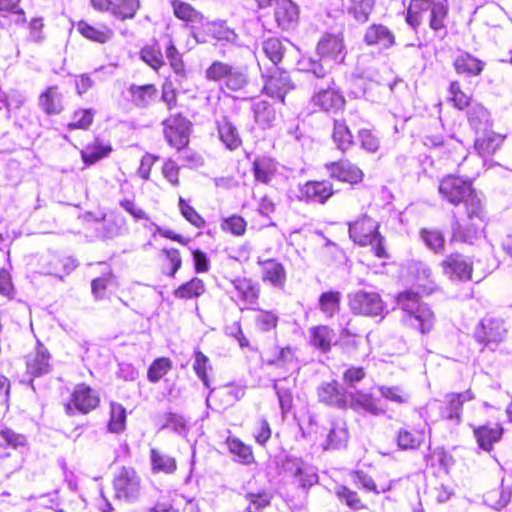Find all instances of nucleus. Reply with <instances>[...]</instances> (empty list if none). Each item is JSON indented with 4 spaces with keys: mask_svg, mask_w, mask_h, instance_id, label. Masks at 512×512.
Segmentation results:
<instances>
[{
    "mask_svg": "<svg viewBox=\"0 0 512 512\" xmlns=\"http://www.w3.org/2000/svg\"><path fill=\"white\" fill-rule=\"evenodd\" d=\"M439 193L443 199L453 205L463 203L469 218H481V200L472 188L469 180H464L454 175H448L440 181Z\"/></svg>",
    "mask_w": 512,
    "mask_h": 512,
    "instance_id": "1",
    "label": "nucleus"
},
{
    "mask_svg": "<svg viewBox=\"0 0 512 512\" xmlns=\"http://www.w3.org/2000/svg\"><path fill=\"white\" fill-rule=\"evenodd\" d=\"M317 52L322 58V62L313 59L303 60V69L311 72L316 78H325L327 70L325 64L333 61L337 64L342 63L346 56L344 39L341 34H326L317 45Z\"/></svg>",
    "mask_w": 512,
    "mask_h": 512,
    "instance_id": "2",
    "label": "nucleus"
},
{
    "mask_svg": "<svg viewBox=\"0 0 512 512\" xmlns=\"http://www.w3.org/2000/svg\"><path fill=\"white\" fill-rule=\"evenodd\" d=\"M431 10V29H445L449 6L447 0H411L407 9L406 22L416 29L424 20L427 11Z\"/></svg>",
    "mask_w": 512,
    "mask_h": 512,
    "instance_id": "3",
    "label": "nucleus"
},
{
    "mask_svg": "<svg viewBox=\"0 0 512 512\" xmlns=\"http://www.w3.org/2000/svg\"><path fill=\"white\" fill-rule=\"evenodd\" d=\"M397 302L408 315L410 324L419 329L422 334L432 330L435 315L431 308L420 302L419 295L412 291H405L398 295Z\"/></svg>",
    "mask_w": 512,
    "mask_h": 512,
    "instance_id": "4",
    "label": "nucleus"
},
{
    "mask_svg": "<svg viewBox=\"0 0 512 512\" xmlns=\"http://www.w3.org/2000/svg\"><path fill=\"white\" fill-rule=\"evenodd\" d=\"M378 227V223L374 219L363 215L349 224V236L354 243L360 246L370 245L378 258H386L383 237L378 232Z\"/></svg>",
    "mask_w": 512,
    "mask_h": 512,
    "instance_id": "5",
    "label": "nucleus"
},
{
    "mask_svg": "<svg viewBox=\"0 0 512 512\" xmlns=\"http://www.w3.org/2000/svg\"><path fill=\"white\" fill-rule=\"evenodd\" d=\"M206 78L212 81H223L224 85L232 90L238 91L248 84L246 68L236 67L216 61L206 70Z\"/></svg>",
    "mask_w": 512,
    "mask_h": 512,
    "instance_id": "6",
    "label": "nucleus"
},
{
    "mask_svg": "<svg viewBox=\"0 0 512 512\" xmlns=\"http://www.w3.org/2000/svg\"><path fill=\"white\" fill-rule=\"evenodd\" d=\"M262 78L264 79L262 92L281 103H284L285 96L295 87L288 72L277 67L263 73Z\"/></svg>",
    "mask_w": 512,
    "mask_h": 512,
    "instance_id": "7",
    "label": "nucleus"
},
{
    "mask_svg": "<svg viewBox=\"0 0 512 512\" xmlns=\"http://www.w3.org/2000/svg\"><path fill=\"white\" fill-rule=\"evenodd\" d=\"M507 335L505 322L498 318H484L477 325L474 337L477 342L494 350Z\"/></svg>",
    "mask_w": 512,
    "mask_h": 512,
    "instance_id": "8",
    "label": "nucleus"
},
{
    "mask_svg": "<svg viewBox=\"0 0 512 512\" xmlns=\"http://www.w3.org/2000/svg\"><path fill=\"white\" fill-rule=\"evenodd\" d=\"M349 305L355 314L384 317L385 304L376 292L358 291L350 296Z\"/></svg>",
    "mask_w": 512,
    "mask_h": 512,
    "instance_id": "9",
    "label": "nucleus"
},
{
    "mask_svg": "<svg viewBox=\"0 0 512 512\" xmlns=\"http://www.w3.org/2000/svg\"><path fill=\"white\" fill-rule=\"evenodd\" d=\"M443 274L452 281L465 282L471 280L473 262L460 253L447 255L440 263Z\"/></svg>",
    "mask_w": 512,
    "mask_h": 512,
    "instance_id": "10",
    "label": "nucleus"
},
{
    "mask_svg": "<svg viewBox=\"0 0 512 512\" xmlns=\"http://www.w3.org/2000/svg\"><path fill=\"white\" fill-rule=\"evenodd\" d=\"M164 134L168 143L181 150L189 143V121L181 115H174L164 121Z\"/></svg>",
    "mask_w": 512,
    "mask_h": 512,
    "instance_id": "11",
    "label": "nucleus"
},
{
    "mask_svg": "<svg viewBox=\"0 0 512 512\" xmlns=\"http://www.w3.org/2000/svg\"><path fill=\"white\" fill-rule=\"evenodd\" d=\"M99 401L98 394L91 387L79 384L71 394V399L66 405V411L70 415L74 413V410L86 414L95 409Z\"/></svg>",
    "mask_w": 512,
    "mask_h": 512,
    "instance_id": "12",
    "label": "nucleus"
},
{
    "mask_svg": "<svg viewBox=\"0 0 512 512\" xmlns=\"http://www.w3.org/2000/svg\"><path fill=\"white\" fill-rule=\"evenodd\" d=\"M484 214L481 213L480 219H471L466 212L465 218H456L452 223L451 240L455 242L472 244L480 235L481 224Z\"/></svg>",
    "mask_w": 512,
    "mask_h": 512,
    "instance_id": "13",
    "label": "nucleus"
},
{
    "mask_svg": "<svg viewBox=\"0 0 512 512\" xmlns=\"http://www.w3.org/2000/svg\"><path fill=\"white\" fill-rule=\"evenodd\" d=\"M326 87H319L312 97V103L324 111H336L344 106L343 96L335 88L332 78L325 81Z\"/></svg>",
    "mask_w": 512,
    "mask_h": 512,
    "instance_id": "14",
    "label": "nucleus"
},
{
    "mask_svg": "<svg viewBox=\"0 0 512 512\" xmlns=\"http://www.w3.org/2000/svg\"><path fill=\"white\" fill-rule=\"evenodd\" d=\"M140 480L133 469L122 468L114 479L116 496L127 501L133 500L139 493Z\"/></svg>",
    "mask_w": 512,
    "mask_h": 512,
    "instance_id": "15",
    "label": "nucleus"
},
{
    "mask_svg": "<svg viewBox=\"0 0 512 512\" xmlns=\"http://www.w3.org/2000/svg\"><path fill=\"white\" fill-rule=\"evenodd\" d=\"M333 186L329 181H308L299 186V199L324 204L333 195Z\"/></svg>",
    "mask_w": 512,
    "mask_h": 512,
    "instance_id": "16",
    "label": "nucleus"
},
{
    "mask_svg": "<svg viewBox=\"0 0 512 512\" xmlns=\"http://www.w3.org/2000/svg\"><path fill=\"white\" fill-rule=\"evenodd\" d=\"M261 269V279L263 282L269 283L271 286L283 289L286 284L287 273L282 263L276 259H262L257 260Z\"/></svg>",
    "mask_w": 512,
    "mask_h": 512,
    "instance_id": "17",
    "label": "nucleus"
},
{
    "mask_svg": "<svg viewBox=\"0 0 512 512\" xmlns=\"http://www.w3.org/2000/svg\"><path fill=\"white\" fill-rule=\"evenodd\" d=\"M379 399L373 397L370 393L363 391L352 392L347 398V407L356 412H365L373 416H379L385 413V409L379 404Z\"/></svg>",
    "mask_w": 512,
    "mask_h": 512,
    "instance_id": "18",
    "label": "nucleus"
},
{
    "mask_svg": "<svg viewBox=\"0 0 512 512\" xmlns=\"http://www.w3.org/2000/svg\"><path fill=\"white\" fill-rule=\"evenodd\" d=\"M326 169L332 178L350 184L361 182L364 176L362 170L348 160L328 163Z\"/></svg>",
    "mask_w": 512,
    "mask_h": 512,
    "instance_id": "19",
    "label": "nucleus"
},
{
    "mask_svg": "<svg viewBox=\"0 0 512 512\" xmlns=\"http://www.w3.org/2000/svg\"><path fill=\"white\" fill-rule=\"evenodd\" d=\"M446 403L441 405V417L443 419L460 423L462 405L466 401L474 399V394L471 390H466L462 393H449L445 396Z\"/></svg>",
    "mask_w": 512,
    "mask_h": 512,
    "instance_id": "20",
    "label": "nucleus"
},
{
    "mask_svg": "<svg viewBox=\"0 0 512 512\" xmlns=\"http://www.w3.org/2000/svg\"><path fill=\"white\" fill-rule=\"evenodd\" d=\"M364 42L378 50H386L395 44L394 34L382 24L369 26L364 35Z\"/></svg>",
    "mask_w": 512,
    "mask_h": 512,
    "instance_id": "21",
    "label": "nucleus"
},
{
    "mask_svg": "<svg viewBox=\"0 0 512 512\" xmlns=\"http://www.w3.org/2000/svg\"><path fill=\"white\" fill-rule=\"evenodd\" d=\"M318 395L320 401L339 407L347 408V398L345 391L335 381L324 383L319 387Z\"/></svg>",
    "mask_w": 512,
    "mask_h": 512,
    "instance_id": "22",
    "label": "nucleus"
},
{
    "mask_svg": "<svg viewBox=\"0 0 512 512\" xmlns=\"http://www.w3.org/2000/svg\"><path fill=\"white\" fill-rule=\"evenodd\" d=\"M218 136L221 142L229 150H236L242 144L239 131L234 123L227 117H222L217 121Z\"/></svg>",
    "mask_w": 512,
    "mask_h": 512,
    "instance_id": "23",
    "label": "nucleus"
},
{
    "mask_svg": "<svg viewBox=\"0 0 512 512\" xmlns=\"http://www.w3.org/2000/svg\"><path fill=\"white\" fill-rule=\"evenodd\" d=\"M50 354L41 344L35 352L27 356V372L32 376H41L50 371Z\"/></svg>",
    "mask_w": 512,
    "mask_h": 512,
    "instance_id": "24",
    "label": "nucleus"
},
{
    "mask_svg": "<svg viewBox=\"0 0 512 512\" xmlns=\"http://www.w3.org/2000/svg\"><path fill=\"white\" fill-rule=\"evenodd\" d=\"M287 470L291 472L298 485L302 488L311 487L318 481L314 467L303 463L301 460L290 462L287 465Z\"/></svg>",
    "mask_w": 512,
    "mask_h": 512,
    "instance_id": "25",
    "label": "nucleus"
},
{
    "mask_svg": "<svg viewBox=\"0 0 512 512\" xmlns=\"http://www.w3.org/2000/svg\"><path fill=\"white\" fill-rule=\"evenodd\" d=\"M297 5L291 0H281L275 9V19L278 26L284 30L291 28L298 20Z\"/></svg>",
    "mask_w": 512,
    "mask_h": 512,
    "instance_id": "26",
    "label": "nucleus"
},
{
    "mask_svg": "<svg viewBox=\"0 0 512 512\" xmlns=\"http://www.w3.org/2000/svg\"><path fill=\"white\" fill-rule=\"evenodd\" d=\"M39 106L47 115H56L63 110V96L57 86H50L39 96Z\"/></svg>",
    "mask_w": 512,
    "mask_h": 512,
    "instance_id": "27",
    "label": "nucleus"
},
{
    "mask_svg": "<svg viewBox=\"0 0 512 512\" xmlns=\"http://www.w3.org/2000/svg\"><path fill=\"white\" fill-rule=\"evenodd\" d=\"M475 140V149L481 157L493 155L501 146L504 137L489 129L482 131Z\"/></svg>",
    "mask_w": 512,
    "mask_h": 512,
    "instance_id": "28",
    "label": "nucleus"
},
{
    "mask_svg": "<svg viewBox=\"0 0 512 512\" xmlns=\"http://www.w3.org/2000/svg\"><path fill=\"white\" fill-rule=\"evenodd\" d=\"M277 173V164L270 157L256 158L253 162V174L255 180L263 184H269Z\"/></svg>",
    "mask_w": 512,
    "mask_h": 512,
    "instance_id": "29",
    "label": "nucleus"
},
{
    "mask_svg": "<svg viewBox=\"0 0 512 512\" xmlns=\"http://www.w3.org/2000/svg\"><path fill=\"white\" fill-rule=\"evenodd\" d=\"M348 430L344 419L336 418L330 423L329 432L327 435V446L325 448L337 449L348 441Z\"/></svg>",
    "mask_w": 512,
    "mask_h": 512,
    "instance_id": "30",
    "label": "nucleus"
},
{
    "mask_svg": "<svg viewBox=\"0 0 512 512\" xmlns=\"http://www.w3.org/2000/svg\"><path fill=\"white\" fill-rule=\"evenodd\" d=\"M27 439L24 435L15 433L10 429L0 431V458L11 455V450L25 447Z\"/></svg>",
    "mask_w": 512,
    "mask_h": 512,
    "instance_id": "31",
    "label": "nucleus"
},
{
    "mask_svg": "<svg viewBox=\"0 0 512 512\" xmlns=\"http://www.w3.org/2000/svg\"><path fill=\"white\" fill-rule=\"evenodd\" d=\"M128 91L131 96L132 103L141 108L147 107L157 95V89L153 84H132Z\"/></svg>",
    "mask_w": 512,
    "mask_h": 512,
    "instance_id": "32",
    "label": "nucleus"
},
{
    "mask_svg": "<svg viewBox=\"0 0 512 512\" xmlns=\"http://www.w3.org/2000/svg\"><path fill=\"white\" fill-rule=\"evenodd\" d=\"M77 30L83 37L87 38L88 40L101 44L108 42L113 36V31L109 27L104 25L95 27L85 21L78 22Z\"/></svg>",
    "mask_w": 512,
    "mask_h": 512,
    "instance_id": "33",
    "label": "nucleus"
},
{
    "mask_svg": "<svg viewBox=\"0 0 512 512\" xmlns=\"http://www.w3.org/2000/svg\"><path fill=\"white\" fill-rule=\"evenodd\" d=\"M232 285L237 292V296L245 303V304H254L256 303L259 297V288L256 283H254L251 279L248 278H237L232 281Z\"/></svg>",
    "mask_w": 512,
    "mask_h": 512,
    "instance_id": "34",
    "label": "nucleus"
},
{
    "mask_svg": "<svg viewBox=\"0 0 512 512\" xmlns=\"http://www.w3.org/2000/svg\"><path fill=\"white\" fill-rule=\"evenodd\" d=\"M150 461L154 473L163 472L165 474H173L177 469V462L174 457L155 448L150 450Z\"/></svg>",
    "mask_w": 512,
    "mask_h": 512,
    "instance_id": "35",
    "label": "nucleus"
},
{
    "mask_svg": "<svg viewBox=\"0 0 512 512\" xmlns=\"http://www.w3.org/2000/svg\"><path fill=\"white\" fill-rule=\"evenodd\" d=\"M502 432L503 429L498 425L495 427L480 426L474 429V435L479 447L486 451H490L492 445L500 440Z\"/></svg>",
    "mask_w": 512,
    "mask_h": 512,
    "instance_id": "36",
    "label": "nucleus"
},
{
    "mask_svg": "<svg viewBox=\"0 0 512 512\" xmlns=\"http://www.w3.org/2000/svg\"><path fill=\"white\" fill-rule=\"evenodd\" d=\"M332 140L337 149L342 152H346L352 147L353 135L344 120L334 121Z\"/></svg>",
    "mask_w": 512,
    "mask_h": 512,
    "instance_id": "37",
    "label": "nucleus"
},
{
    "mask_svg": "<svg viewBox=\"0 0 512 512\" xmlns=\"http://www.w3.org/2000/svg\"><path fill=\"white\" fill-rule=\"evenodd\" d=\"M468 121L477 131H486L491 126L490 114L485 107L476 103L468 110Z\"/></svg>",
    "mask_w": 512,
    "mask_h": 512,
    "instance_id": "38",
    "label": "nucleus"
},
{
    "mask_svg": "<svg viewBox=\"0 0 512 512\" xmlns=\"http://www.w3.org/2000/svg\"><path fill=\"white\" fill-rule=\"evenodd\" d=\"M454 67L459 74L476 76L482 72L484 64L477 58L465 53L456 58Z\"/></svg>",
    "mask_w": 512,
    "mask_h": 512,
    "instance_id": "39",
    "label": "nucleus"
},
{
    "mask_svg": "<svg viewBox=\"0 0 512 512\" xmlns=\"http://www.w3.org/2000/svg\"><path fill=\"white\" fill-rule=\"evenodd\" d=\"M378 391L384 399L398 405L408 404L411 398L408 389L401 385H381Z\"/></svg>",
    "mask_w": 512,
    "mask_h": 512,
    "instance_id": "40",
    "label": "nucleus"
},
{
    "mask_svg": "<svg viewBox=\"0 0 512 512\" xmlns=\"http://www.w3.org/2000/svg\"><path fill=\"white\" fill-rule=\"evenodd\" d=\"M424 441V433L419 430L401 428L397 433V445L401 450L417 449Z\"/></svg>",
    "mask_w": 512,
    "mask_h": 512,
    "instance_id": "41",
    "label": "nucleus"
},
{
    "mask_svg": "<svg viewBox=\"0 0 512 512\" xmlns=\"http://www.w3.org/2000/svg\"><path fill=\"white\" fill-rule=\"evenodd\" d=\"M311 344L323 352L330 349L334 332L328 326L320 325L311 328Z\"/></svg>",
    "mask_w": 512,
    "mask_h": 512,
    "instance_id": "42",
    "label": "nucleus"
},
{
    "mask_svg": "<svg viewBox=\"0 0 512 512\" xmlns=\"http://www.w3.org/2000/svg\"><path fill=\"white\" fill-rule=\"evenodd\" d=\"M341 293L338 291L324 292L319 297V309L327 318H332L340 310Z\"/></svg>",
    "mask_w": 512,
    "mask_h": 512,
    "instance_id": "43",
    "label": "nucleus"
},
{
    "mask_svg": "<svg viewBox=\"0 0 512 512\" xmlns=\"http://www.w3.org/2000/svg\"><path fill=\"white\" fill-rule=\"evenodd\" d=\"M255 121L264 128L273 126L276 121L274 108L266 101H257L253 106Z\"/></svg>",
    "mask_w": 512,
    "mask_h": 512,
    "instance_id": "44",
    "label": "nucleus"
},
{
    "mask_svg": "<svg viewBox=\"0 0 512 512\" xmlns=\"http://www.w3.org/2000/svg\"><path fill=\"white\" fill-rule=\"evenodd\" d=\"M227 447L231 454L243 464H250L253 460V453L251 447L246 445L236 437H228L226 440Z\"/></svg>",
    "mask_w": 512,
    "mask_h": 512,
    "instance_id": "45",
    "label": "nucleus"
},
{
    "mask_svg": "<svg viewBox=\"0 0 512 512\" xmlns=\"http://www.w3.org/2000/svg\"><path fill=\"white\" fill-rule=\"evenodd\" d=\"M204 292V282L201 279L194 277L190 281L179 286L173 294L178 299H191L201 296Z\"/></svg>",
    "mask_w": 512,
    "mask_h": 512,
    "instance_id": "46",
    "label": "nucleus"
},
{
    "mask_svg": "<svg viewBox=\"0 0 512 512\" xmlns=\"http://www.w3.org/2000/svg\"><path fill=\"white\" fill-rule=\"evenodd\" d=\"M171 5L174 11V15L178 19L191 23L202 22V14L195 10L190 4L182 2L180 0H173Z\"/></svg>",
    "mask_w": 512,
    "mask_h": 512,
    "instance_id": "47",
    "label": "nucleus"
},
{
    "mask_svg": "<svg viewBox=\"0 0 512 512\" xmlns=\"http://www.w3.org/2000/svg\"><path fill=\"white\" fill-rule=\"evenodd\" d=\"M420 237L426 247L434 253H442L445 248V239L439 230L423 228Z\"/></svg>",
    "mask_w": 512,
    "mask_h": 512,
    "instance_id": "48",
    "label": "nucleus"
},
{
    "mask_svg": "<svg viewBox=\"0 0 512 512\" xmlns=\"http://www.w3.org/2000/svg\"><path fill=\"white\" fill-rule=\"evenodd\" d=\"M126 409L119 403L112 402L110 405V420L108 430L111 433H121L126 425Z\"/></svg>",
    "mask_w": 512,
    "mask_h": 512,
    "instance_id": "49",
    "label": "nucleus"
},
{
    "mask_svg": "<svg viewBox=\"0 0 512 512\" xmlns=\"http://www.w3.org/2000/svg\"><path fill=\"white\" fill-rule=\"evenodd\" d=\"M139 7V0H113V15L120 20L131 19Z\"/></svg>",
    "mask_w": 512,
    "mask_h": 512,
    "instance_id": "50",
    "label": "nucleus"
},
{
    "mask_svg": "<svg viewBox=\"0 0 512 512\" xmlns=\"http://www.w3.org/2000/svg\"><path fill=\"white\" fill-rule=\"evenodd\" d=\"M111 146L102 145L98 142L88 145L81 151V156L86 164H94L98 160L108 156L111 152Z\"/></svg>",
    "mask_w": 512,
    "mask_h": 512,
    "instance_id": "51",
    "label": "nucleus"
},
{
    "mask_svg": "<svg viewBox=\"0 0 512 512\" xmlns=\"http://www.w3.org/2000/svg\"><path fill=\"white\" fill-rule=\"evenodd\" d=\"M284 50L282 41L278 38H269L262 44V51L274 65L282 60Z\"/></svg>",
    "mask_w": 512,
    "mask_h": 512,
    "instance_id": "52",
    "label": "nucleus"
},
{
    "mask_svg": "<svg viewBox=\"0 0 512 512\" xmlns=\"http://www.w3.org/2000/svg\"><path fill=\"white\" fill-rule=\"evenodd\" d=\"M511 500V491L509 489H495L487 492L484 501L490 507L500 510L505 507Z\"/></svg>",
    "mask_w": 512,
    "mask_h": 512,
    "instance_id": "53",
    "label": "nucleus"
},
{
    "mask_svg": "<svg viewBox=\"0 0 512 512\" xmlns=\"http://www.w3.org/2000/svg\"><path fill=\"white\" fill-rule=\"evenodd\" d=\"M353 483L358 486L362 487L363 489L367 491L374 492L376 494L386 492L390 489V485H382L378 487L372 477L367 475L363 471H355L352 475Z\"/></svg>",
    "mask_w": 512,
    "mask_h": 512,
    "instance_id": "54",
    "label": "nucleus"
},
{
    "mask_svg": "<svg viewBox=\"0 0 512 512\" xmlns=\"http://www.w3.org/2000/svg\"><path fill=\"white\" fill-rule=\"evenodd\" d=\"M172 367V361L169 358L161 357L153 361L147 373L150 382H158Z\"/></svg>",
    "mask_w": 512,
    "mask_h": 512,
    "instance_id": "55",
    "label": "nucleus"
},
{
    "mask_svg": "<svg viewBox=\"0 0 512 512\" xmlns=\"http://www.w3.org/2000/svg\"><path fill=\"white\" fill-rule=\"evenodd\" d=\"M141 59L154 70L164 65L161 50L157 46H147L140 51Z\"/></svg>",
    "mask_w": 512,
    "mask_h": 512,
    "instance_id": "56",
    "label": "nucleus"
},
{
    "mask_svg": "<svg viewBox=\"0 0 512 512\" xmlns=\"http://www.w3.org/2000/svg\"><path fill=\"white\" fill-rule=\"evenodd\" d=\"M247 222L238 215H232L223 219L221 223V229L225 232H229L234 236H243L245 234Z\"/></svg>",
    "mask_w": 512,
    "mask_h": 512,
    "instance_id": "57",
    "label": "nucleus"
},
{
    "mask_svg": "<svg viewBox=\"0 0 512 512\" xmlns=\"http://www.w3.org/2000/svg\"><path fill=\"white\" fill-rule=\"evenodd\" d=\"M373 6L374 0H352L350 13L358 22L364 23L369 19Z\"/></svg>",
    "mask_w": 512,
    "mask_h": 512,
    "instance_id": "58",
    "label": "nucleus"
},
{
    "mask_svg": "<svg viewBox=\"0 0 512 512\" xmlns=\"http://www.w3.org/2000/svg\"><path fill=\"white\" fill-rule=\"evenodd\" d=\"M448 91L450 95L449 100L456 108L462 110L470 105L471 98L461 90L459 82H451Z\"/></svg>",
    "mask_w": 512,
    "mask_h": 512,
    "instance_id": "59",
    "label": "nucleus"
},
{
    "mask_svg": "<svg viewBox=\"0 0 512 512\" xmlns=\"http://www.w3.org/2000/svg\"><path fill=\"white\" fill-rule=\"evenodd\" d=\"M178 206L182 216L193 226L197 228H203L205 226L203 217L182 197L179 198Z\"/></svg>",
    "mask_w": 512,
    "mask_h": 512,
    "instance_id": "60",
    "label": "nucleus"
},
{
    "mask_svg": "<svg viewBox=\"0 0 512 512\" xmlns=\"http://www.w3.org/2000/svg\"><path fill=\"white\" fill-rule=\"evenodd\" d=\"M24 102V95L13 91L9 93L5 99L0 98V110L5 107L7 109V117L11 118L12 115L23 106Z\"/></svg>",
    "mask_w": 512,
    "mask_h": 512,
    "instance_id": "61",
    "label": "nucleus"
},
{
    "mask_svg": "<svg viewBox=\"0 0 512 512\" xmlns=\"http://www.w3.org/2000/svg\"><path fill=\"white\" fill-rule=\"evenodd\" d=\"M94 113L90 109L79 110L73 114L72 121L68 124L71 129H87L93 121Z\"/></svg>",
    "mask_w": 512,
    "mask_h": 512,
    "instance_id": "62",
    "label": "nucleus"
},
{
    "mask_svg": "<svg viewBox=\"0 0 512 512\" xmlns=\"http://www.w3.org/2000/svg\"><path fill=\"white\" fill-rule=\"evenodd\" d=\"M358 138H359L361 147L370 153H375L380 148V140L376 135H374L372 133L371 130H368V129L359 130Z\"/></svg>",
    "mask_w": 512,
    "mask_h": 512,
    "instance_id": "63",
    "label": "nucleus"
},
{
    "mask_svg": "<svg viewBox=\"0 0 512 512\" xmlns=\"http://www.w3.org/2000/svg\"><path fill=\"white\" fill-rule=\"evenodd\" d=\"M336 495L340 501L344 502L350 508L359 509L363 506L358 494L346 486L337 487Z\"/></svg>",
    "mask_w": 512,
    "mask_h": 512,
    "instance_id": "64",
    "label": "nucleus"
}]
</instances>
